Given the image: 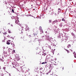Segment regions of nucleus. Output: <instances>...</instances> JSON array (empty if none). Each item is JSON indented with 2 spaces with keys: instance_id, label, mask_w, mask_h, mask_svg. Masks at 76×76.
<instances>
[{
  "instance_id": "f257e3e1",
  "label": "nucleus",
  "mask_w": 76,
  "mask_h": 76,
  "mask_svg": "<svg viewBox=\"0 0 76 76\" xmlns=\"http://www.w3.org/2000/svg\"><path fill=\"white\" fill-rule=\"evenodd\" d=\"M18 22H19V20H15V23L16 24L17 23L18 25H20V24H19V23Z\"/></svg>"
},
{
  "instance_id": "f03ea898",
  "label": "nucleus",
  "mask_w": 76,
  "mask_h": 76,
  "mask_svg": "<svg viewBox=\"0 0 76 76\" xmlns=\"http://www.w3.org/2000/svg\"><path fill=\"white\" fill-rule=\"evenodd\" d=\"M39 29H40V32H43V31L42 29V27L41 26H40Z\"/></svg>"
},
{
  "instance_id": "7ed1b4c3",
  "label": "nucleus",
  "mask_w": 76,
  "mask_h": 76,
  "mask_svg": "<svg viewBox=\"0 0 76 76\" xmlns=\"http://www.w3.org/2000/svg\"><path fill=\"white\" fill-rule=\"evenodd\" d=\"M46 37L45 38L46 39H48V40H50V38H49V36H46Z\"/></svg>"
},
{
  "instance_id": "20e7f679",
  "label": "nucleus",
  "mask_w": 76,
  "mask_h": 76,
  "mask_svg": "<svg viewBox=\"0 0 76 76\" xmlns=\"http://www.w3.org/2000/svg\"><path fill=\"white\" fill-rule=\"evenodd\" d=\"M56 22H57V20H55L53 21V24H54V23H56Z\"/></svg>"
},
{
  "instance_id": "39448f33",
  "label": "nucleus",
  "mask_w": 76,
  "mask_h": 76,
  "mask_svg": "<svg viewBox=\"0 0 76 76\" xmlns=\"http://www.w3.org/2000/svg\"><path fill=\"white\" fill-rule=\"evenodd\" d=\"M71 47V45H68V46H67V48H69V47Z\"/></svg>"
},
{
  "instance_id": "423d86ee",
  "label": "nucleus",
  "mask_w": 76,
  "mask_h": 76,
  "mask_svg": "<svg viewBox=\"0 0 76 76\" xmlns=\"http://www.w3.org/2000/svg\"><path fill=\"white\" fill-rule=\"evenodd\" d=\"M50 13H51V15H52L53 13V11L50 12Z\"/></svg>"
},
{
  "instance_id": "0eeeda50",
  "label": "nucleus",
  "mask_w": 76,
  "mask_h": 76,
  "mask_svg": "<svg viewBox=\"0 0 76 76\" xmlns=\"http://www.w3.org/2000/svg\"><path fill=\"white\" fill-rule=\"evenodd\" d=\"M7 44L8 45H9L10 44V42H7Z\"/></svg>"
},
{
  "instance_id": "6e6552de",
  "label": "nucleus",
  "mask_w": 76,
  "mask_h": 76,
  "mask_svg": "<svg viewBox=\"0 0 76 76\" xmlns=\"http://www.w3.org/2000/svg\"><path fill=\"white\" fill-rule=\"evenodd\" d=\"M42 56H45V55H46V53H43L42 54Z\"/></svg>"
},
{
  "instance_id": "1a4fd4ad",
  "label": "nucleus",
  "mask_w": 76,
  "mask_h": 76,
  "mask_svg": "<svg viewBox=\"0 0 76 76\" xmlns=\"http://www.w3.org/2000/svg\"><path fill=\"white\" fill-rule=\"evenodd\" d=\"M46 63H47V62H43L42 63V64H45Z\"/></svg>"
},
{
  "instance_id": "9d476101",
  "label": "nucleus",
  "mask_w": 76,
  "mask_h": 76,
  "mask_svg": "<svg viewBox=\"0 0 76 76\" xmlns=\"http://www.w3.org/2000/svg\"><path fill=\"white\" fill-rule=\"evenodd\" d=\"M65 50L68 53H69V50H68L67 49H65Z\"/></svg>"
},
{
  "instance_id": "9b49d317",
  "label": "nucleus",
  "mask_w": 76,
  "mask_h": 76,
  "mask_svg": "<svg viewBox=\"0 0 76 76\" xmlns=\"http://www.w3.org/2000/svg\"><path fill=\"white\" fill-rule=\"evenodd\" d=\"M12 13H14V10H13V9H12Z\"/></svg>"
},
{
  "instance_id": "f8f14e48",
  "label": "nucleus",
  "mask_w": 76,
  "mask_h": 76,
  "mask_svg": "<svg viewBox=\"0 0 76 76\" xmlns=\"http://www.w3.org/2000/svg\"><path fill=\"white\" fill-rule=\"evenodd\" d=\"M36 35H37V34H38V31H37V32H36Z\"/></svg>"
},
{
  "instance_id": "ddd939ff",
  "label": "nucleus",
  "mask_w": 76,
  "mask_h": 76,
  "mask_svg": "<svg viewBox=\"0 0 76 76\" xmlns=\"http://www.w3.org/2000/svg\"><path fill=\"white\" fill-rule=\"evenodd\" d=\"M50 68L52 67V65L50 64Z\"/></svg>"
},
{
  "instance_id": "4468645a",
  "label": "nucleus",
  "mask_w": 76,
  "mask_h": 76,
  "mask_svg": "<svg viewBox=\"0 0 76 76\" xmlns=\"http://www.w3.org/2000/svg\"><path fill=\"white\" fill-rule=\"evenodd\" d=\"M65 19L64 18H62V21H65Z\"/></svg>"
},
{
  "instance_id": "2eb2a0df",
  "label": "nucleus",
  "mask_w": 76,
  "mask_h": 76,
  "mask_svg": "<svg viewBox=\"0 0 76 76\" xmlns=\"http://www.w3.org/2000/svg\"><path fill=\"white\" fill-rule=\"evenodd\" d=\"M12 52V53H14L15 52V50H13Z\"/></svg>"
},
{
  "instance_id": "dca6fc26",
  "label": "nucleus",
  "mask_w": 76,
  "mask_h": 76,
  "mask_svg": "<svg viewBox=\"0 0 76 76\" xmlns=\"http://www.w3.org/2000/svg\"><path fill=\"white\" fill-rule=\"evenodd\" d=\"M58 12H60V11H61V10L60 9V8H58Z\"/></svg>"
},
{
  "instance_id": "f3484780",
  "label": "nucleus",
  "mask_w": 76,
  "mask_h": 76,
  "mask_svg": "<svg viewBox=\"0 0 76 76\" xmlns=\"http://www.w3.org/2000/svg\"><path fill=\"white\" fill-rule=\"evenodd\" d=\"M42 69V68H39V70H41Z\"/></svg>"
},
{
  "instance_id": "a211bd4d",
  "label": "nucleus",
  "mask_w": 76,
  "mask_h": 76,
  "mask_svg": "<svg viewBox=\"0 0 76 76\" xmlns=\"http://www.w3.org/2000/svg\"><path fill=\"white\" fill-rule=\"evenodd\" d=\"M49 20V23H51V20Z\"/></svg>"
},
{
  "instance_id": "6ab92c4d",
  "label": "nucleus",
  "mask_w": 76,
  "mask_h": 76,
  "mask_svg": "<svg viewBox=\"0 0 76 76\" xmlns=\"http://www.w3.org/2000/svg\"><path fill=\"white\" fill-rule=\"evenodd\" d=\"M74 57L75 58H76V54H74Z\"/></svg>"
},
{
  "instance_id": "aec40b11",
  "label": "nucleus",
  "mask_w": 76,
  "mask_h": 76,
  "mask_svg": "<svg viewBox=\"0 0 76 76\" xmlns=\"http://www.w3.org/2000/svg\"><path fill=\"white\" fill-rule=\"evenodd\" d=\"M8 33H9L10 34V33H11V32H10V31H8Z\"/></svg>"
},
{
  "instance_id": "412c9836",
  "label": "nucleus",
  "mask_w": 76,
  "mask_h": 76,
  "mask_svg": "<svg viewBox=\"0 0 76 76\" xmlns=\"http://www.w3.org/2000/svg\"><path fill=\"white\" fill-rule=\"evenodd\" d=\"M4 34L5 35H6V34H7V33H6V32H5L4 33Z\"/></svg>"
},
{
  "instance_id": "4be33fe9",
  "label": "nucleus",
  "mask_w": 76,
  "mask_h": 76,
  "mask_svg": "<svg viewBox=\"0 0 76 76\" xmlns=\"http://www.w3.org/2000/svg\"><path fill=\"white\" fill-rule=\"evenodd\" d=\"M3 69H4V70H6V67H3Z\"/></svg>"
},
{
  "instance_id": "5701e85b",
  "label": "nucleus",
  "mask_w": 76,
  "mask_h": 76,
  "mask_svg": "<svg viewBox=\"0 0 76 76\" xmlns=\"http://www.w3.org/2000/svg\"><path fill=\"white\" fill-rule=\"evenodd\" d=\"M58 3H59V2H57V3L56 4H56L57 5L58 4Z\"/></svg>"
},
{
  "instance_id": "b1692460",
  "label": "nucleus",
  "mask_w": 76,
  "mask_h": 76,
  "mask_svg": "<svg viewBox=\"0 0 76 76\" xmlns=\"http://www.w3.org/2000/svg\"><path fill=\"white\" fill-rule=\"evenodd\" d=\"M73 54H76L75 53V52H74L73 53Z\"/></svg>"
},
{
  "instance_id": "393cba45",
  "label": "nucleus",
  "mask_w": 76,
  "mask_h": 76,
  "mask_svg": "<svg viewBox=\"0 0 76 76\" xmlns=\"http://www.w3.org/2000/svg\"><path fill=\"white\" fill-rule=\"evenodd\" d=\"M0 76H2V75L1 74H0Z\"/></svg>"
},
{
  "instance_id": "a878e982",
  "label": "nucleus",
  "mask_w": 76,
  "mask_h": 76,
  "mask_svg": "<svg viewBox=\"0 0 76 76\" xmlns=\"http://www.w3.org/2000/svg\"><path fill=\"white\" fill-rule=\"evenodd\" d=\"M62 70H64V67H63L62 68Z\"/></svg>"
},
{
  "instance_id": "bb28decb",
  "label": "nucleus",
  "mask_w": 76,
  "mask_h": 76,
  "mask_svg": "<svg viewBox=\"0 0 76 76\" xmlns=\"http://www.w3.org/2000/svg\"><path fill=\"white\" fill-rule=\"evenodd\" d=\"M58 38H60V36H59L58 37Z\"/></svg>"
},
{
  "instance_id": "cd10ccee",
  "label": "nucleus",
  "mask_w": 76,
  "mask_h": 76,
  "mask_svg": "<svg viewBox=\"0 0 76 76\" xmlns=\"http://www.w3.org/2000/svg\"><path fill=\"white\" fill-rule=\"evenodd\" d=\"M49 48H51V46H50L49 47Z\"/></svg>"
},
{
  "instance_id": "c85d7f7f",
  "label": "nucleus",
  "mask_w": 76,
  "mask_h": 76,
  "mask_svg": "<svg viewBox=\"0 0 76 76\" xmlns=\"http://www.w3.org/2000/svg\"><path fill=\"white\" fill-rule=\"evenodd\" d=\"M23 38H22V37H21V39H23Z\"/></svg>"
},
{
  "instance_id": "c756f323",
  "label": "nucleus",
  "mask_w": 76,
  "mask_h": 76,
  "mask_svg": "<svg viewBox=\"0 0 76 76\" xmlns=\"http://www.w3.org/2000/svg\"><path fill=\"white\" fill-rule=\"evenodd\" d=\"M69 1H72V0H69Z\"/></svg>"
},
{
  "instance_id": "7c9ffc66",
  "label": "nucleus",
  "mask_w": 76,
  "mask_h": 76,
  "mask_svg": "<svg viewBox=\"0 0 76 76\" xmlns=\"http://www.w3.org/2000/svg\"><path fill=\"white\" fill-rule=\"evenodd\" d=\"M26 40H24V41H26Z\"/></svg>"
},
{
  "instance_id": "2f4dec72",
  "label": "nucleus",
  "mask_w": 76,
  "mask_h": 76,
  "mask_svg": "<svg viewBox=\"0 0 76 76\" xmlns=\"http://www.w3.org/2000/svg\"><path fill=\"white\" fill-rule=\"evenodd\" d=\"M33 10H35V9H33Z\"/></svg>"
},
{
  "instance_id": "473e14b6",
  "label": "nucleus",
  "mask_w": 76,
  "mask_h": 76,
  "mask_svg": "<svg viewBox=\"0 0 76 76\" xmlns=\"http://www.w3.org/2000/svg\"><path fill=\"white\" fill-rule=\"evenodd\" d=\"M9 50H11V49H10V48L9 49Z\"/></svg>"
},
{
  "instance_id": "72a5a7b5",
  "label": "nucleus",
  "mask_w": 76,
  "mask_h": 76,
  "mask_svg": "<svg viewBox=\"0 0 76 76\" xmlns=\"http://www.w3.org/2000/svg\"><path fill=\"white\" fill-rule=\"evenodd\" d=\"M61 42H63V40H62V41H61Z\"/></svg>"
},
{
  "instance_id": "f704fd0d",
  "label": "nucleus",
  "mask_w": 76,
  "mask_h": 76,
  "mask_svg": "<svg viewBox=\"0 0 76 76\" xmlns=\"http://www.w3.org/2000/svg\"><path fill=\"white\" fill-rule=\"evenodd\" d=\"M13 67H14V66H13Z\"/></svg>"
},
{
  "instance_id": "c9c22d12",
  "label": "nucleus",
  "mask_w": 76,
  "mask_h": 76,
  "mask_svg": "<svg viewBox=\"0 0 76 76\" xmlns=\"http://www.w3.org/2000/svg\"><path fill=\"white\" fill-rule=\"evenodd\" d=\"M21 76H23V75H21Z\"/></svg>"
},
{
  "instance_id": "e433bc0d",
  "label": "nucleus",
  "mask_w": 76,
  "mask_h": 76,
  "mask_svg": "<svg viewBox=\"0 0 76 76\" xmlns=\"http://www.w3.org/2000/svg\"><path fill=\"white\" fill-rule=\"evenodd\" d=\"M24 38V37H23V38Z\"/></svg>"
},
{
  "instance_id": "4c0bfd02",
  "label": "nucleus",
  "mask_w": 76,
  "mask_h": 76,
  "mask_svg": "<svg viewBox=\"0 0 76 76\" xmlns=\"http://www.w3.org/2000/svg\"><path fill=\"white\" fill-rule=\"evenodd\" d=\"M43 37H44V36H43Z\"/></svg>"
},
{
  "instance_id": "58836bf2",
  "label": "nucleus",
  "mask_w": 76,
  "mask_h": 76,
  "mask_svg": "<svg viewBox=\"0 0 76 76\" xmlns=\"http://www.w3.org/2000/svg\"><path fill=\"white\" fill-rule=\"evenodd\" d=\"M71 51H72V50H71Z\"/></svg>"
},
{
  "instance_id": "ea45409f",
  "label": "nucleus",
  "mask_w": 76,
  "mask_h": 76,
  "mask_svg": "<svg viewBox=\"0 0 76 76\" xmlns=\"http://www.w3.org/2000/svg\"><path fill=\"white\" fill-rule=\"evenodd\" d=\"M34 35H35V34H34Z\"/></svg>"
},
{
  "instance_id": "a19ab883",
  "label": "nucleus",
  "mask_w": 76,
  "mask_h": 76,
  "mask_svg": "<svg viewBox=\"0 0 76 76\" xmlns=\"http://www.w3.org/2000/svg\"><path fill=\"white\" fill-rule=\"evenodd\" d=\"M72 34H73V33H72Z\"/></svg>"
},
{
  "instance_id": "79ce46f5",
  "label": "nucleus",
  "mask_w": 76,
  "mask_h": 76,
  "mask_svg": "<svg viewBox=\"0 0 76 76\" xmlns=\"http://www.w3.org/2000/svg\"><path fill=\"white\" fill-rule=\"evenodd\" d=\"M56 76H57L56 75Z\"/></svg>"
},
{
  "instance_id": "37998d69",
  "label": "nucleus",
  "mask_w": 76,
  "mask_h": 76,
  "mask_svg": "<svg viewBox=\"0 0 76 76\" xmlns=\"http://www.w3.org/2000/svg\"><path fill=\"white\" fill-rule=\"evenodd\" d=\"M29 36H30V35H29Z\"/></svg>"
}]
</instances>
